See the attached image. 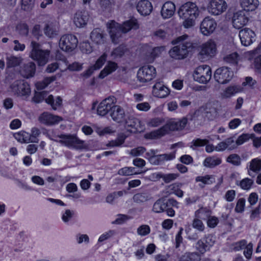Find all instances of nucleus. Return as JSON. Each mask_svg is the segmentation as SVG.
<instances>
[{"mask_svg": "<svg viewBox=\"0 0 261 261\" xmlns=\"http://www.w3.org/2000/svg\"><path fill=\"white\" fill-rule=\"evenodd\" d=\"M107 27L112 41L115 44H117L120 41L122 33H126L131 29H137L139 24L137 19H131L124 22L122 25L111 20L107 23Z\"/></svg>", "mask_w": 261, "mask_h": 261, "instance_id": "f257e3e1", "label": "nucleus"}, {"mask_svg": "<svg viewBox=\"0 0 261 261\" xmlns=\"http://www.w3.org/2000/svg\"><path fill=\"white\" fill-rule=\"evenodd\" d=\"M173 44L176 45L169 52L171 58L176 60H182L186 58L189 53L193 48L192 42L189 40V36L184 35L172 41Z\"/></svg>", "mask_w": 261, "mask_h": 261, "instance_id": "f03ea898", "label": "nucleus"}, {"mask_svg": "<svg viewBox=\"0 0 261 261\" xmlns=\"http://www.w3.org/2000/svg\"><path fill=\"white\" fill-rule=\"evenodd\" d=\"M187 122L188 120L186 118H183L177 121H170L160 128L146 134L145 137L149 139L160 138L168 134L170 131L182 129L186 126Z\"/></svg>", "mask_w": 261, "mask_h": 261, "instance_id": "7ed1b4c3", "label": "nucleus"}, {"mask_svg": "<svg viewBox=\"0 0 261 261\" xmlns=\"http://www.w3.org/2000/svg\"><path fill=\"white\" fill-rule=\"evenodd\" d=\"M199 12L198 7L194 3L187 2L182 5L178 11V14L180 18L184 19L182 23L184 27L190 28L193 27Z\"/></svg>", "mask_w": 261, "mask_h": 261, "instance_id": "20e7f679", "label": "nucleus"}, {"mask_svg": "<svg viewBox=\"0 0 261 261\" xmlns=\"http://www.w3.org/2000/svg\"><path fill=\"white\" fill-rule=\"evenodd\" d=\"M30 46L31 50L29 57L37 62L39 66H44L48 61L50 56V50L42 49L41 45L35 41H32Z\"/></svg>", "mask_w": 261, "mask_h": 261, "instance_id": "39448f33", "label": "nucleus"}, {"mask_svg": "<svg viewBox=\"0 0 261 261\" xmlns=\"http://www.w3.org/2000/svg\"><path fill=\"white\" fill-rule=\"evenodd\" d=\"M57 137L60 139L58 142L69 148L81 149L84 147V142L74 135H61Z\"/></svg>", "mask_w": 261, "mask_h": 261, "instance_id": "423d86ee", "label": "nucleus"}, {"mask_svg": "<svg viewBox=\"0 0 261 261\" xmlns=\"http://www.w3.org/2000/svg\"><path fill=\"white\" fill-rule=\"evenodd\" d=\"M211 67L206 65H202L197 67L193 73V78L199 83L206 84L211 79Z\"/></svg>", "mask_w": 261, "mask_h": 261, "instance_id": "0eeeda50", "label": "nucleus"}, {"mask_svg": "<svg viewBox=\"0 0 261 261\" xmlns=\"http://www.w3.org/2000/svg\"><path fill=\"white\" fill-rule=\"evenodd\" d=\"M198 54L200 59H207L214 57L217 52L216 42L213 40H208L201 46Z\"/></svg>", "mask_w": 261, "mask_h": 261, "instance_id": "6e6552de", "label": "nucleus"}, {"mask_svg": "<svg viewBox=\"0 0 261 261\" xmlns=\"http://www.w3.org/2000/svg\"><path fill=\"white\" fill-rule=\"evenodd\" d=\"M78 40L77 38L71 34H66L62 36L59 41V46L65 51L70 52L77 46Z\"/></svg>", "mask_w": 261, "mask_h": 261, "instance_id": "1a4fd4ad", "label": "nucleus"}, {"mask_svg": "<svg viewBox=\"0 0 261 261\" xmlns=\"http://www.w3.org/2000/svg\"><path fill=\"white\" fill-rule=\"evenodd\" d=\"M156 75L155 68L151 65H145L140 68L137 73L138 81L142 83L150 81Z\"/></svg>", "mask_w": 261, "mask_h": 261, "instance_id": "9d476101", "label": "nucleus"}, {"mask_svg": "<svg viewBox=\"0 0 261 261\" xmlns=\"http://www.w3.org/2000/svg\"><path fill=\"white\" fill-rule=\"evenodd\" d=\"M125 126L130 132L136 133L145 130L144 124L141 121L133 116H129L125 120Z\"/></svg>", "mask_w": 261, "mask_h": 261, "instance_id": "9b49d317", "label": "nucleus"}, {"mask_svg": "<svg viewBox=\"0 0 261 261\" xmlns=\"http://www.w3.org/2000/svg\"><path fill=\"white\" fill-rule=\"evenodd\" d=\"M117 100L115 97L109 96L103 99L98 105L97 109V114L100 116H105L109 112L112 111Z\"/></svg>", "mask_w": 261, "mask_h": 261, "instance_id": "f8f14e48", "label": "nucleus"}, {"mask_svg": "<svg viewBox=\"0 0 261 261\" xmlns=\"http://www.w3.org/2000/svg\"><path fill=\"white\" fill-rule=\"evenodd\" d=\"M233 75V73L229 68L222 67L216 70L214 78L218 83L224 84L228 82L232 79Z\"/></svg>", "mask_w": 261, "mask_h": 261, "instance_id": "ddd939ff", "label": "nucleus"}, {"mask_svg": "<svg viewBox=\"0 0 261 261\" xmlns=\"http://www.w3.org/2000/svg\"><path fill=\"white\" fill-rule=\"evenodd\" d=\"M11 87L13 92L18 96H28L31 93L29 84L23 80L15 81Z\"/></svg>", "mask_w": 261, "mask_h": 261, "instance_id": "4468645a", "label": "nucleus"}, {"mask_svg": "<svg viewBox=\"0 0 261 261\" xmlns=\"http://www.w3.org/2000/svg\"><path fill=\"white\" fill-rule=\"evenodd\" d=\"M227 5L224 0H211L208 7L210 13L214 15H219L225 12Z\"/></svg>", "mask_w": 261, "mask_h": 261, "instance_id": "2eb2a0df", "label": "nucleus"}, {"mask_svg": "<svg viewBox=\"0 0 261 261\" xmlns=\"http://www.w3.org/2000/svg\"><path fill=\"white\" fill-rule=\"evenodd\" d=\"M214 243L213 237L210 234H207L197 241L195 245V248L201 254H204L210 249Z\"/></svg>", "mask_w": 261, "mask_h": 261, "instance_id": "dca6fc26", "label": "nucleus"}, {"mask_svg": "<svg viewBox=\"0 0 261 261\" xmlns=\"http://www.w3.org/2000/svg\"><path fill=\"white\" fill-rule=\"evenodd\" d=\"M255 34L250 29L245 28L239 32V37L243 45L247 46L255 40Z\"/></svg>", "mask_w": 261, "mask_h": 261, "instance_id": "f3484780", "label": "nucleus"}, {"mask_svg": "<svg viewBox=\"0 0 261 261\" xmlns=\"http://www.w3.org/2000/svg\"><path fill=\"white\" fill-rule=\"evenodd\" d=\"M217 23L213 18L205 17L200 24V31L204 35L208 36L215 30Z\"/></svg>", "mask_w": 261, "mask_h": 261, "instance_id": "a211bd4d", "label": "nucleus"}, {"mask_svg": "<svg viewBox=\"0 0 261 261\" xmlns=\"http://www.w3.org/2000/svg\"><path fill=\"white\" fill-rule=\"evenodd\" d=\"M248 21L244 11H239L233 14L232 24L234 28L240 29L245 25Z\"/></svg>", "mask_w": 261, "mask_h": 261, "instance_id": "6ab92c4d", "label": "nucleus"}, {"mask_svg": "<svg viewBox=\"0 0 261 261\" xmlns=\"http://www.w3.org/2000/svg\"><path fill=\"white\" fill-rule=\"evenodd\" d=\"M62 120V118L58 116L54 115L48 112H44L39 117L40 123L46 125L56 124Z\"/></svg>", "mask_w": 261, "mask_h": 261, "instance_id": "aec40b11", "label": "nucleus"}, {"mask_svg": "<svg viewBox=\"0 0 261 261\" xmlns=\"http://www.w3.org/2000/svg\"><path fill=\"white\" fill-rule=\"evenodd\" d=\"M169 94V89L161 82H156L152 87V94L155 97L163 98Z\"/></svg>", "mask_w": 261, "mask_h": 261, "instance_id": "412c9836", "label": "nucleus"}, {"mask_svg": "<svg viewBox=\"0 0 261 261\" xmlns=\"http://www.w3.org/2000/svg\"><path fill=\"white\" fill-rule=\"evenodd\" d=\"M237 148L235 138L231 137L220 142L216 145L217 151H223L226 149L232 150Z\"/></svg>", "mask_w": 261, "mask_h": 261, "instance_id": "4be33fe9", "label": "nucleus"}, {"mask_svg": "<svg viewBox=\"0 0 261 261\" xmlns=\"http://www.w3.org/2000/svg\"><path fill=\"white\" fill-rule=\"evenodd\" d=\"M89 18L88 12L79 11L75 13L73 18L75 25L79 28H82L87 24Z\"/></svg>", "mask_w": 261, "mask_h": 261, "instance_id": "5701e85b", "label": "nucleus"}, {"mask_svg": "<svg viewBox=\"0 0 261 261\" xmlns=\"http://www.w3.org/2000/svg\"><path fill=\"white\" fill-rule=\"evenodd\" d=\"M110 114L112 119L118 123L122 122L125 119V114L124 109L116 104Z\"/></svg>", "mask_w": 261, "mask_h": 261, "instance_id": "b1692460", "label": "nucleus"}, {"mask_svg": "<svg viewBox=\"0 0 261 261\" xmlns=\"http://www.w3.org/2000/svg\"><path fill=\"white\" fill-rule=\"evenodd\" d=\"M59 28L58 25L54 22H48L43 28L44 34L48 37L54 38L58 35Z\"/></svg>", "mask_w": 261, "mask_h": 261, "instance_id": "393cba45", "label": "nucleus"}, {"mask_svg": "<svg viewBox=\"0 0 261 261\" xmlns=\"http://www.w3.org/2000/svg\"><path fill=\"white\" fill-rule=\"evenodd\" d=\"M36 71V65L34 62H30L23 65L20 69V73L25 78L33 77Z\"/></svg>", "mask_w": 261, "mask_h": 261, "instance_id": "a878e982", "label": "nucleus"}, {"mask_svg": "<svg viewBox=\"0 0 261 261\" xmlns=\"http://www.w3.org/2000/svg\"><path fill=\"white\" fill-rule=\"evenodd\" d=\"M137 11L142 15H148L152 10V6L148 0H141L136 6Z\"/></svg>", "mask_w": 261, "mask_h": 261, "instance_id": "bb28decb", "label": "nucleus"}, {"mask_svg": "<svg viewBox=\"0 0 261 261\" xmlns=\"http://www.w3.org/2000/svg\"><path fill=\"white\" fill-rule=\"evenodd\" d=\"M175 158V152L169 154H163L155 155V156L149 158V162L153 165H159L165 161L171 160Z\"/></svg>", "mask_w": 261, "mask_h": 261, "instance_id": "cd10ccee", "label": "nucleus"}, {"mask_svg": "<svg viewBox=\"0 0 261 261\" xmlns=\"http://www.w3.org/2000/svg\"><path fill=\"white\" fill-rule=\"evenodd\" d=\"M175 6L173 3L167 2L163 6L161 10L162 17L166 19L172 17L174 14Z\"/></svg>", "mask_w": 261, "mask_h": 261, "instance_id": "c85d7f7f", "label": "nucleus"}, {"mask_svg": "<svg viewBox=\"0 0 261 261\" xmlns=\"http://www.w3.org/2000/svg\"><path fill=\"white\" fill-rule=\"evenodd\" d=\"M243 91V88L239 85H231L226 88L221 93L223 98H230L234 94Z\"/></svg>", "mask_w": 261, "mask_h": 261, "instance_id": "c756f323", "label": "nucleus"}, {"mask_svg": "<svg viewBox=\"0 0 261 261\" xmlns=\"http://www.w3.org/2000/svg\"><path fill=\"white\" fill-rule=\"evenodd\" d=\"M118 68L117 64L112 61H109L107 65L101 71L99 74L100 79H103L114 72Z\"/></svg>", "mask_w": 261, "mask_h": 261, "instance_id": "7c9ffc66", "label": "nucleus"}, {"mask_svg": "<svg viewBox=\"0 0 261 261\" xmlns=\"http://www.w3.org/2000/svg\"><path fill=\"white\" fill-rule=\"evenodd\" d=\"M90 38L96 44H101L105 42V36L102 31L98 28L94 29L91 33Z\"/></svg>", "mask_w": 261, "mask_h": 261, "instance_id": "2f4dec72", "label": "nucleus"}, {"mask_svg": "<svg viewBox=\"0 0 261 261\" xmlns=\"http://www.w3.org/2000/svg\"><path fill=\"white\" fill-rule=\"evenodd\" d=\"M241 5L244 11L255 10L258 5V0H241Z\"/></svg>", "mask_w": 261, "mask_h": 261, "instance_id": "473e14b6", "label": "nucleus"}, {"mask_svg": "<svg viewBox=\"0 0 261 261\" xmlns=\"http://www.w3.org/2000/svg\"><path fill=\"white\" fill-rule=\"evenodd\" d=\"M14 138L19 142L28 143L29 142L37 143V141L31 138L30 134L25 132H20L15 134Z\"/></svg>", "mask_w": 261, "mask_h": 261, "instance_id": "72a5a7b5", "label": "nucleus"}, {"mask_svg": "<svg viewBox=\"0 0 261 261\" xmlns=\"http://www.w3.org/2000/svg\"><path fill=\"white\" fill-rule=\"evenodd\" d=\"M221 162L222 161L220 158L214 156H209L204 160L203 165L206 167L213 168L220 165Z\"/></svg>", "mask_w": 261, "mask_h": 261, "instance_id": "f704fd0d", "label": "nucleus"}, {"mask_svg": "<svg viewBox=\"0 0 261 261\" xmlns=\"http://www.w3.org/2000/svg\"><path fill=\"white\" fill-rule=\"evenodd\" d=\"M261 170V159L255 158L251 161L249 165V170H248V174L251 176H254L252 175V173L258 172Z\"/></svg>", "mask_w": 261, "mask_h": 261, "instance_id": "c9c22d12", "label": "nucleus"}, {"mask_svg": "<svg viewBox=\"0 0 261 261\" xmlns=\"http://www.w3.org/2000/svg\"><path fill=\"white\" fill-rule=\"evenodd\" d=\"M7 66L9 68L15 67L19 66L23 61L21 57H16L11 55L7 57Z\"/></svg>", "mask_w": 261, "mask_h": 261, "instance_id": "e433bc0d", "label": "nucleus"}, {"mask_svg": "<svg viewBox=\"0 0 261 261\" xmlns=\"http://www.w3.org/2000/svg\"><path fill=\"white\" fill-rule=\"evenodd\" d=\"M201 256L198 252H187L180 257L179 261H200Z\"/></svg>", "mask_w": 261, "mask_h": 261, "instance_id": "4c0bfd02", "label": "nucleus"}, {"mask_svg": "<svg viewBox=\"0 0 261 261\" xmlns=\"http://www.w3.org/2000/svg\"><path fill=\"white\" fill-rule=\"evenodd\" d=\"M126 51V47L123 45H120L112 51L111 56L113 59L121 58L124 55Z\"/></svg>", "mask_w": 261, "mask_h": 261, "instance_id": "58836bf2", "label": "nucleus"}, {"mask_svg": "<svg viewBox=\"0 0 261 261\" xmlns=\"http://www.w3.org/2000/svg\"><path fill=\"white\" fill-rule=\"evenodd\" d=\"M167 206V203L164 202L162 200L159 199L154 203L152 210L155 213H162L165 210Z\"/></svg>", "mask_w": 261, "mask_h": 261, "instance_id": "ea45409f", "label": "nucleus"}, {"mask_svg": "<svg viewBox=\"0 0 261 261\" xmlns=\"http://www.w3.org/2000/svg\"><path fill=\"white\" fill-rule=\"evenodd\" d=\"M45 101L50 105L54 110H56L58 107L61 106L62 100L60 97H57L56 101H54L53 96L50 95L45 99Z\"/></svg>", "mask_w": 261, "mask_h": 261, "instance_id": "a19ab883", "label": "nucleus"}, {"mask_svg": "<svg viewBox=\"0 0 261 261\" xmlns=\"http://www.w3.org/2000/svg\"><path fill=\"white\" fill-rule=\"evenodd\" d=\"M150 199V196L145 193H137L134 195L133 198L134 201L137 203L145 202Z\"/></svg>", "mask_w": 261, "mask_h": 261, "instance_id": "79ce46f5", "label": "nucleus"}, {"mask_svg": "<svg viewBox=\"0 0 261 261\" xmlns=\"http://www.w3.org/2000/svg\"><path fill=\"white\" fill-rule=\"evenodd\" d=\"M211 211L206 208H201L195 212V216L197 218L203 220L207 219L211 215Z\"/></svg>", "mask_w": 261, "mask_h": 261, "instance_id": "37998d69", "label": "nucleus"}, {"mask_svg": "<svg viewBox=\"0 0 261 261\" xmlns=\"http://www.w3.org/2000/svg\"><path fill=\"white\" fill-rule=\"evenodd\" d=\"M226 162L234 166H238L241 165V159L238 154L232 153L227 158Z\"/></svg>", "mask_w": 261, "mask_h": 261, "instance_id": "c03bdc74", "label": "nucleus"}, {"mask_svg": "<svg viewBox=\"0 0 261 261\" xmlns=\"http://www.w3.org/2000/svg\"><path fill=\"white\" fill-rule=\"evenodd\" d=\"M64 62L67 65V69L70 71H80L83 68V64L79 62H74L72 64H68V61L64 59L63 60Z\"/></svg>", "mask_w": 261, "mask_h": 261, "instance_id": "a18cd8bd", "label": "nucleus"}, {"mask_svg": "<svg viewBox=\"0 0 261 261\" xmlns=\"http://www.w3.org/2000/svg\"><path fill=\"white\" fill-rule=\"evenodd\" d=\"M196 182H201L204 185H210L215 182V179L212 175H207L204 176H197L196 177Z\"/></svg>", "mask_w": 261, "mask_h": 261, "instance_id": "49530a36", "label": "nucleus"}, {"mask_svg": "<svg viewBox=\"0 0 261 261\" xmlns=\"http://www.w3.org/2000/svg\"><path fill=\"white\" fill-rule=\"evenodd\" d=\"M165 122V119L163 118L162 117H155L151 119L148 122L147 125L148 126H151V127H158L163 124H164Z\"/></svg>", "mask_w": 261, "mask_h": 261, "instance_id": "de8ad7c7", "label": "nucleus"}, {"mask_svg": "<svg viewBox=\"0 0 261 261\" xmlns=\"http://www.w3.org/2000/svg\"><path fill=\"white\" fill-rule=\"evenodd\" d=\"M254 181L252 179L249 178H245L240 181L239 186L240 187L245 190H248L251 188Z\"/></svg>", "mask_w": 261, "mask_h": 261, "instance_id": "09e8293b", "label": "nucleus"}, {"mask_svg": "<svg viewBox=\"0 0 261 261\" xmlns=\"http://www.w3.org/2000/svg\"><path fill=\"white\" fill-rule=\"evenodd\" d=\"M54 80V77L45 78L43 81L38 82L36 84V88L38 90L43 89Z\"/></svg>", "mask_w": 261, "mask_h": 261, "instance_id": "8fccbe9b", "label": "nucleus"}, {"mask_svg": "<svg viewBox=\"0 0 261 261\" xmlns=\"http://www.w3.org/2000/svg\"><path fill=\"white\" fill-rule=\"evenodd\" d=\"M208 142L209 141L207 139H201L198 138L192 141L190 147L194 149L195 147L204 146L208 144Z\"/></svg>", "mask_w": 261, "mask_h": 261, "instance_id": "3c124183", "label": "nucleus"}, {"mask_svg": "<svg viewBox=\"0 0 261 261\" xmlns=\"http://www.w3.org/2000/svg\"><path fill=\"white\" fill-rule=\"evenodd\" d=\"M123 194V192L121 191L111 193L107 196L106 201L107 203L113 204L115 199L122 196Z\"/></svg>", "mask_w": 261, "mask_h": 261, "instance_id": "603ef678", "label": "nucleus"}, {"mask_svg": "<svg viewBox=\"0 0 261 261\" xmlns=\"http://www.w3.org/2000/svg\"><path fill=\"white\" fill-rule=\"evenodd\" d=\"M239 60V55L237 53H233L226 56L224 58V60L227 63L231 64H237Z\"/></svg>", "mask_w": 261, "mask_h": 261, "instance_id": "864d4df0", "label": "nucleus"}, {"mask_svg": "<svg viewBox=\"0 0 261 261\" xmlns=\"http://www.w3.org/2000/svg\"><path fill=\"white\" fill-rule=\"evenodd\" d=\"M35 0H21V8L24 11H29L34 7Z\"/></svg>", "mask_w": 261, "mask_h": 261, "instance_id": "5fc2aeb1", "label": "nucleus"}, {"mask_svg": "<svg viewBox=\"0 0 261 261\" xmlns=\"http://www.w3.org/2000/svg\"><path fill=\"white\" fill-rule=\"evenodd\" d=\"M47 96V92L45 91L41 92H36L33 101L36 103L41 102Z\"/></svg>", "mask_w": 261, "mask_h": 261, "instance_id": "6e6d98bb", "label": "nucleus"}, {"mask_svg": "<svg viewBox=\"0 0 261 261\" xmlns=\"http://www.w3.org/2000/svg\"><path fill=\"white\" fill-rule=\"evenodd\" d=\"M146 151L145 147L143 146H139L131 149L128 153L132 156H137L142 155Z\"/></svg>", "mask_w": 261, "mask_h": 261, "instance_id": "4d7b16f0", "label": "nucleus"}, {"mask_svg": "<svg viewBox=\"0 0 261 261\" xmlns=\"http://www.w3.org/2000/svg\"><path fill=\"white\" fill-rule=\"evenodd\" d=\"M135 169V168L134 167H125L120 169L118 173L120 175L128 176L133 175V174H136Z\"/></svg>", "mask_w": 261, "mask_h": 261, "instance_id": "13d9d810", "label": "nucleus"}, {"mask_svg": "<svg viewBox=\"0 0 261 261\" xmlns=\"http://www.w3.org/2000/svg\"><path fill=\"white\" fill-rule=\"evenodd\" d=\"M16 30L18 34L21 36H27L29 33V27L25 23L18 24L16 27Z\"/></svg>", "mask_w": 261, "mask_h": 261, "instance_id": "bf43d9fd", "label": "nucleus"}, {"mask_svg": "<svg viewBox=\"0 0 261 261\" xmlns=\"http://www.w3.org/2000/svg\"><path fill=\"white\" fill-rule=\"evenodd\" d=\"M192 226L200 231H203L205 226L201 220L198 218H195L193 221Z\"/></svg>", "mask_w": 261, "mask_h": 261, "instance_id": "052dcab7", "label": "nucleus"}, {"mask_svg": "<svg viewBox=\"0 0 261 261\" xmlns=\"http://www.w3.org/2000/svg\"><path fill=\"white\" fill-rule=\"evenodd\" d=\"M150 229L147 225H142L137 229V233L141 236H146L150 233Z\"/></svg>", "mask_w": 261, "mask_h": 261, "instance_id": "680f3d73", "label": "nucleus"}, {"mask_svg": "<svg viewBox=\"0 0 261 261\" xmlns=\"http://www.w3.org/2000/svg\"><path fill=\"white\" fill-rule=\"evenodd\" d=\"M106 59L107 55L106 54H103L97 59L95 64L93 66L95 67L96 70L99 69L104 64L106 61Z\"/></svg>", "mask_w": 261, "mask_h": 261, "instance_id": "e2e57ef3", "label": "nucleus"}, {"mask_svg": "<svg viewBox=\"0 0 261 261\" xmlns=\"http://www.w3.org/2000/svg\"><path fill=\"white\" fill-rule=\"evenodd\" d=\"M250 137L248 134H243L240 135L237 140H236V145L238 147L242 144H243L245 142L247 141Z\"/></svg>", "mask_w": 261, "mask_h": 261, "instance_id": "0e129e2a", "label": "nucleus"}, {"mask_svg": "<svg viewBox=\"0 0 261 261\" xmlns=\"http://www.w3.org/2000/svg\"><path fill=\"white\" fill-rule=\"evenodd\" d=\"M245 203V199L243 198H240L238 200L235 208V211L238 213H242L244 211Z\"/></svg>", "mask_w": 261, "mask_h": 261, "instance_id": "69168bd1", "label": "nucleus"}, {"mask_svg": "<svg viewBox=\"0 0 261 261\" xmlns=\"http://www.w3.org/2000/svg\"><path fill=\"white\" fill-rule=\"evenodd\" d=\"M178 177V174L174 173H170L167 174L162 175L161 177H162L164 181L166 183H169L171 181L175 179Z\"/></svg>", "mask_w": 261, "mask_h": 261, "instance_id": "338daca9", "label": "nucleus"}, {"mask_svg": "<svg viewBox=\"0 0 261 261\" xmlns=\"http://www.w3.org/2000/svg\"><path fill=\"white\" fill-rule=\"evenodd\" d=\"M207 224L208 227L211 228L215 227L218 223V219L215 216H210L207 219Z\"/></svg>", "mask_w": 261, "mask_h": 261, "instance_id": "774afa93", "label": "nucleus"}]
</instances>
